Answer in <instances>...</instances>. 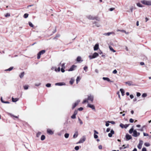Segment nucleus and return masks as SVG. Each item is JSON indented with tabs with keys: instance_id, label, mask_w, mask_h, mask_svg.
<instances>
[{
	"instance_id": "f257e3e1",
	"label": "nucleus",
	"mask_w": 151,
	"mask_h": 151,
	"mask_svg": "<svg viewBox=\"0 0 151 151\" xmlns=\"http://www.w3.org/2000/svg\"><path fill=\"white\" fill-rule=\"evenodd\" d=\"M141 2L144 4L151 6V1L142 0L141 1Z\"/></svg>"
},
{
	"instance_id": "f03ea898",
	"label": "nucleus",
	"mask_w": 151,
	"mask_h": 151,
	"mask_svg": "<svg viewBox=\"0 0 151 151\" xmlns=\"http://www.w3.org/2000/svg\"><path fill=\"white\" fill-rule=\"evenodd\" d=\"M99 56V54L97 52H95L93 54V55H89L88 57L90 59H91L94 58Z\"/></svg>"
},
{
	"instance_id": "7ed1b4c3",
	"label": "nucleus",
	"mask_w": 151,
	"mask_h": 151,
	"mask_svg": "<svg viewBox=\"0 0 151 151\" xmlns=\"http://www.w3.org/2000/svg\"><path fill=\"white\" fill-rule=\"evenodd\" d=\"M45 52V50H42L40 51L38 54L37 56V59H39L40 58V56L41 55L44 54Z\"/></svg>"
},
{
	"instance_id": "20e7f679",
	"label": "nucleus",
	"mask_w": 151,
	"mask_h": 151,
	"mask_svg": "<svg viewBox=\"0 0 151 151\" xmlns=\"http://www.w3.org/2000/svg\"><path fill=\"white\" fill-rule=\"evenodd\" d=\"M87 17L88 19H89L94 20V19H96L98 21H99V20H98V19H97V17L93 16L91 15H88L87 16Z\"/></svg>"
},
{
	"instance_id": "39448f33",
	"label": "nucleus",
	"mask_w": 151,
	"mask_h": 151,
	"mask_svg": "<svg viewBox=\"0 0 151 151\" xmlns=\"http://www.w3.org/2000/svg\"><path fill=\"white\" fill-rule=\"evenodd\" d=\"M94 97L93 95L90 94L88 96V100L90 101L91 102H93V100Z\"/></svg>"
},
{
	"instance_id": "423d86ee",
	"label": "nucleus",
	"mask_w": 151,
	"mask_h": 151,
	"mask_svg": "<svg viewBox=\"0 0 151 151\" xmlns=\"http://www.w3.org/2000/svg\"><path fill=\"white\" fill-rule=\"evenodd\" d=\"M140 135V133L139 132H137V131L135 130H134V131L133 132V134L132 136L133 137H136Z\"/></svg>"
},
{
	"instance_id": "0eeeda50",
	"label": "nucleus",
	"mask_w": 151,
	"mask_h": 151,
	"mask_svg": "<svg viewBox=\"0 0 151 151\" xmlns=\"http://www.w3.org/2000/svg\"><path fill=\"white\" fill-rule=\"evenodd\" d=\"M129 125V124H125L124 125L121 123L119 125V126L122 128H127L128 127Z\"/></svg>"
},
{
	"instance_id": "6e6552de",
	"label": "nucleus",
	"mask_w": 151,
	"mask_h": 151,
	"mask_svg": "<svg viewBox=\"0 0 151 151\" xmlns=\"http://www.w3.org/2000/svg\"><path fill=\"white\" fill-rule=\"evenodd\" d=\"M80 102V100H77L73 105L72 107V109H73Z\"/></svg>"
},
{
	"instance_id": "1a4fd4ad",
	"label": "nucleus",
	"mask_w": 151,
	"mask_h": 151,
	"mask_svg": "<svg viewBox=\"0 0 151 151\" xmlns=\"http://www.w3.org/2000/svg\"><path fill=\"white\" fill-rule=\"evenodd\" d=\"M76 66L75 65H72L70 68L68 70L69 71H72L75 69L76 67Z\"/></svg>"
},
{
	"instance_id": "9d476101",
	"label": "nucleus",
	"mask_w": 151,
	"mask_h": 151,
	"mask_svg": "<svg viewBox=\"0 0 151 151\" xmlns=\"http://www.w3.org/2000/svg\"><path fill=\"white\" fill-rule=\"evenodd\" d=\"M126 140L128 141L132 138V137L129 134H127L126 135Z\"/></svg>"
},
{
	"instance_id": "9b49d317",
	"label": "nucleus",
	"mask_w": 151,
	"mask_h": 151,
	"mask_svg": "<svg viewBox=\"0 0 151 151\" xmlns=\"http://www.w3.org/2000/svg\"><path fill=\"white\" fill-rule=\"evenodd\" d=\"M47 132L49 134L52 135L54 134V132L49 129H47Z\"/></svg>"
},
{
	"instance_id": "f8f14e48",
	"label": "nucleus",
	"mask_w": 151,
	"mask_h": 151,
	"mask_svg": "<svg viewBox=\"0 0 151 151\" xmlns=\"http://www.w3.org/2000/svg\"><path fill=\"white\" fill-rule=\"evenodd\" d=\"M114 132L113 129H111L110 131V132L108 134V136L109 137H112V134H114Z\"/></svg>"
},
{
	"instance_id": "ddd939ff",
	"label": "nucleus",
	"mask_w": 151,
	"mask_h": 151,
	"mask_svg": "<svg viewBox=\"0 0 151 151\" xmlns=\"http://www.w3.org/2000/svg\"><path fill=\"white\" fill-rule=\"evenodd\" d=\"M94 137L95 139H97L98 137V136L96 134H98V132L96 130H94Z\"/></svg>"
},
{
	"instance_id": "4468645a",
	"label": "nucleus",
	"mask_w": 151,
	"mask_h": 151,
	"mask_svg": "<svg viewBox=\"0 0 151 151\" xmlns=\"http://www.w3.org/2000/svg\"><path fill=\"white\" fill-rule=\"evenodd\" d=\"M88 106L89 107L91 108L92 110H95V107L93 104H88Z\"/></svg>"
},
{
	"instance_id": "2eb2a0df",
	"label": "nucleus",
	"mask_w": 151,
	"mask_h": 151,
	"mask_svg": "<svg viewBox=\"0 0 151 151\" xmlns=\"http://www.w3.org/2000/svg\"><path fill=\"white\" fill-rule=\"evenodd\" d=\"M126 83L127 84H128L129 86H134L135 85L133 84L132 83V82L131 81H128L127 82H126Z\"/></svg>"
},
{
	"instance_id": "dca6fc26",
	"label": "nucleus",
	"mask_w": 151,
	"mask_h": 151,
	"mask_svg": "<svg viewBox=\"0 0 151 151\" xmlns=\"http://www.w3.org/2000/svg\"><path fill=\"white\" fill-rule=\"evenodd\" d=\"M103 79L104 80L107 81L108 82H113V81H111L109 78L107 77H103Z\"/></svg>"
},
{
	"instance_id": "f3484780",
	"label": "nucleus",
	"mask_w": 151,
	"mask_h": 151,
	"mask_svg": "<svg viewBox=\"0 0 151 151\" xmlns=\"http://www.w3.org/2000/svg\"><path fill=\"white\" fill-rule=\"evenodd\" d=\"M55 86H61L65 85V83H55Z\"/></svg>"
},
{
	"instance_id": "a211bd4d",
	"label": "nucleus",
	"mask_w": 151,
	"mask_h": 151,
	"mask_svg": "<svg viewBox=\"0 0 151 151\" xmlns=\"http://www.w3.org/2000/svg\"><path fill=\"white\" fill-rule=\"evenodd\" d=\"M99 48V45L96 44L95 45L94 47V50H97Z\"/></svg>"
},
{
	"instance_id": "6ab92c4d",
	"label": "nucleus",
	"mask_w": 151,
	"mask_h": 151,
	"mask_svg": "<svg viewBox=\"0 0 151 151\" xmlns=\"http://www.w3.org/2000/svg\"><path fill=\"white\" fill-rule=\"evenodd\" d=\"M19 100L18 98H14L13 97L12 98V100L13 102H16Z\"/></svg>"
},
{
	"instance_id": "aec40b11",
	"label": "nucleus",
	"mask_w": 151,
	"mask_h": 151,
	"mask_svg": "<svg viewBox=\"0 0 151 151\" xmlns=\"http://www.w3.org/2000/svg\"><path fill=\"white\" fill-rule=\"evenodd\" d=\"M113 33V32H109L108 33H105L103 34V35L105 36H109L110 35L112 34Z\"/></svg>"
},
{
	"instance_id": "412c9836",
	"label": "nucleus",
	"mask_w": 151,
	"mask_h": 151,
	"mask_svg": "<svg viewBox=\"0 0 151 151\" xmlns=\"http://www.w3.org/2000/svg\"><path fill=\"white\" fill-rule=\"evenodd\" d=\"M93 24H95V25L97 27H99L100 26V25L98 23L96 22H94Z\"/></svg>"
},
{
	"instance_id": "4be33fe9",
	"label": "nucleus",
	"mask_w": 151,
	"mask_h": 151,
	"mask_svg": "<svg viewBox=\"0 0 151 151\" xmlns=\"http://www.w3.org/2000/svg\"><path fill=\"white\" fill-rule=\"evenodd\" d=\"M134 131L133 127H132V128L130 129L129 131V132L130 134H132Z\"/></svg>"
},
{
	"instance_id": "5701e85b",
	"label": "nucleus",
	"mask_w": 151,
	"mask_h": 151,
	"mask_svg": "<svg viewBox=\"0 0 151 151\" xmlns=\"http://www.w3.org/2000/svg\"><path fill=\"white\" fill-rule=\"evenodd\" d=\"M78 132H76L73 135V137L74 138H76L78 136Z\"/></svg>"
},
{
	"instance_id": "b1692460",
	"label": "nucleus",
	"mask_w": 151,
	"mask_h": 151,
	"mask_svg": "<svg viewBox=\"0 0 151 151\" xmlns=\"http://www.w3.org/2000/svg\"><path fill=\"white\" fill-rule=\"evenodd\" d=\"M24 72H22V73H21V74L19 75L20 77L21 78H22L23 77L24 75Z\"/></svg>"
},
{
	"instance_id": "393cba45",
	"label": "nucleus",
	"mask_w": 151,
	"mask_h": 151,
	"mask_svg": "<svg viewBox=\"0 0 151 151\" xmlns=\"http://www.w3.org/2000/svg\"><path fill=\"white\" fill-rule=\"evenodd\" d=\"M120 91H121L122 96H124V90L122 88H121L120 89Z\"/></svg>"
},
{
	"instance_id": "a878e982",
	"label": "nucleus",
	"mask_w": 151,
	"mask_h": 151,
	"mask_svg": "<svg viewBox=\"0 0 151 151\" xmlns=\"http://www.w3.org/2000/svg\"><path fill=\"white\" fill-rule=\"evenodd\" d=\"M109 48L110 50L111 51L113 52H116V51L114 50L111 46H109Z\"/></svg>"
},
{
	"instance_id": "bb28decb",
	"label": "nucleus",
	"mask_w": 151,
	"mask_h": 151,
	"mask_svg": "<svg viewBox=\"0 0 151 151\" xmlns=\"http://www.w3.org/2000/svg\"><path fill=\"white\" fill-rule=\"evenodd\" d=\"M81 57L78 56V57L76 59V60L78 62H79L81 60Z\"/></svg>"
},
{
	"instance_id": "cd10ccee",
	"label": "nucleus",
	"mask_w": 151,
	"mask_h": 151,
	"mask_svg": "<svg viewBox=\"0 0 151 151\" xmlns=\"http://www.w3.org/2000/svg\"><path fill=\"white\" fill-rule=\"evenodd\" d=\"M45 136L44 135H42L41 136V140H43L45 139Z\"/></svg>"
},
{
	"instance_id": "c85d7f7f",
	"label": "nucleus",
	"mask_w": 151,
	"mask_h": 151,
	"mask_svg": "<svg viewBox=\"0 0 151 151\" xmlns=\"http://www.w3.org/2000/svg\"><path fill=\"white\" fill-rule=\"evenodd\" d=\"M80 77L78 76L77 77L76 79V83L77 84L78 82L80 81Z\"/></svg>"
},
{
	"instance_id": "c756f323",
	"label": "nucleus",
	"mask_w": 151,
	"mask_h": 151,
	"mask_svg": "<svg viewBox=\"0 0 151 151\" xmlns=\"http://www.w3.org/2000/svg\"><path fill=\"white\" fill-rule=\"evenodd\" d=\"M13 68V67H10L9 68L6 70L5 71H11V70H12Z\"/></svg>"
},
{
	"instance_id": "7c9ffc66",
	"label": "nucleus",
	"mask_w": 151,
	"mask_h": 151,
	"mask_svg": "<svg viewBox=\"0 0 151 151\" xmlns=\"http://www.w3.org/2000/svg\"><path fill=\"white\" fill-rule=\"evenodd\" d=\"M78 120L79 121L80 124L81 125L82 124H83V122L82 121V120L79 117H78Z\"/></svg>"
},
{
	"instance_id": "2f4dec72",
	"label": "nucleus",
	"mask_w": 151,
	"mask_h": 151,
	"mask_svg": "<svg viewBox=\"0 0 151 151\" xmlns=\"http://www.w3.org/2000/svg\"><path fill=\"white\" fill-rule=\"evenodd\" d=\"M28 15H29L27 13H26L24 14L23 17H24V18H26L28 17Z\"/></svg>"
},
{
	"instance_id": "473e14b6",
	"label": "nucleus",
	"mask_w": 151,
	"mask_h": 151,
	"mask_svg": "<svg viewBox=\"0 0 151 151\" xmlns=\"http://www.w3.org/2000/svg\"><path fill=\"white\" fill-rule=\"evenodd\" d=\"M64 136L66 138H67L69 137V134L68 133H65V134Z\"/></svg>"
},
{
	"instance_id": "72a5a7b5",
	"label": "nucleus",
	"mask_w": 151,
	"mask_h": 151,
	"mask_svg": "<svg viewBox=\"0 0 151 151\" xmlns=\"http://www.w3.org/2000/svg\"><path fill=\"white\" fill-rule=\"evenodd\" d=\"M144 145L146 147H149L150 145V143L147 142L145 143H144Z\"/></svg>"
},
{
	"instance_id": "f704fd0d",
	"label": "nucleus",
	"mask_w": 151,
	"mask_h": 151,
	"mask_svg": "<svg viewBox=\"0 0 151 151\" xmlns=\"http://www.w3.org/2000/svg\"><path fill=\"white\" fill-rule=\"evenodd\" d=\"M74 81V80L71 78L70 81V84H71V85H72Z\"/></svg>"
},
{
	"instance_id": "c9c22d12",
	"label": "nucleus",
	"mask_w": 151,
	"mask_h": 151,
	"mask_svg": "<svg viewBox=\"0 0 151 151\" xmlns=\"http://www.w3.org/2000/svg\"><path fill=\"white\" fill-rule=\"evenodd\" d=\"M28 85H26L24 86V88L25 90H27L28 89Z\"/></svg>"
},
{
	"instance_id": "e433bc0d",
	"label": "nucleus",
	"mask_w": 151,
	"mask_h": 151,
	"mask_svg": "<svg viewBox=\"0 0 151 151\" xmlns=\"http://www.w3.org/2000/svg\"><path fill=\"white\" fill-rule=\"evenodd\" d=\"M29 26L31 27H34V25L31 22H29Z\"/></svg>"
},
{
	"instance_id": "4c0bfd02",
	"label": "nucleus",
	"mask_w": 151,
	"mask_h": 151,
	"mask_svg": "<svg viewBox=\"0 0 151 151\" xmlns=\"http://www.w3.org/2000/svg\"><path fill=\"white\" fill-rule=\"evenodd\" d=\"M137 6L139 7H142V5L139 3H137Z\"/></svg>"
},
{
	"instance_id": "58836bf2",
	"label": "nucleus",
	"mask_w": 151,
	"mask_h": 151,
	"mask_svg": "<svg viewBox=\"0 0 151 151\" xmlns=\"http://www.w3.org/2000/svg\"><path fill=\"white\" fill-rule=\"evenodd\" d=\"M143 143V141L142 140H140L139 141V143L138 144L140 145H142Z\"/></svg>"
},
{
	"instance_id": "ea45409f",
	"label": "nucleus",
	"mask_w": 151,
	"mask_h": 151,
	"mask_svg": "<svg viewBox=\"0 0 151 151\" xmlns=\"http://www.w3.org/2000/svg\"><path fill=\"white\" fill-rule=\"evenodd\" d=\"M107 122L108 123H110L113 124H115V122L113 121H108Z\"/></svg>"
},
{
	"instance_id": "a19ab883",
	"label": "nucleus",
	"mask_w": 151,
	"mask_h": 151,
	"mask_svg": "<svg viewBox=\"0 0 151 151\" xmlns=\"http://www.w3.org/2000/svg\"><path fill=\"white\" fill-rule=\"evenodd\" d=\"M147 95L146 93H144L142 95V96L143 97H145L147 96Z\"/></svg>"
},
{
	"instance_id": "79ce46f5",
	"label": "nucleus",
	"mask_w": 151,
	"mask_h": 151,
	"mask_svg": "<svg viewBox=\"0 0 151 151\" xmlns=\"http://www.w3.org/2000/svg\"><path fill=\"white\" fill-rule=\"evenodd\" d=\"M86 102L88 103V100H87L86 99H84L82 103L84 104Z\"/></svg>"
},
{
	"instance_id": "37998d69",
	"label": "nucleus",
	"mask_w": 151,
	"mask_h": 151,
	"mask_svg": "<svg viewBox=\"0 0 151 151\" xmlns=\"http://www.w3.org/2000/svg\"><path fill=\"white\" fill-rule=\"evenodd\" d=\"M71 118L73 119H75L76 118V115L74 114H73L71 116Z\"/></svg>"
},
{
	"instance_id": "c03bdc74",
	"label": "nucleus",
	"mask_w": 151,
	"mask_h": 151,
	"mask_svg": "<svg viewBox=\"0 0 151 151\" xmlns=\"http://www.w3.org/2000/svg\"><path fill=\"white\" fill-rule=\"evenodd\" d=\"M41 134V132H38L36 136L37 137H39L40 135Z\"/></svg>"
},
{
	"instance_id": "a18cd8bd",
	"label": "nucleus",
	"mask_w": 151,
	"mask_h": 151,
	"mask_svg": "<svg viewBox=\"0 0 151 151\" xmlns=\"http://www.w3.org/2000/svg\"><path fill=\"white\" fill-rule=\"evenodd\" d=\"M46 86L47 87H50L51 86V84L49 83H47L46 84Z\"/></svg>"
},
{
	"instance_id": "49530a36",
	"label": "nucleus",
	"mask_w": 151,
	"mask_h": 151,
	"mask_svg": "<svg viewBox=\"0 0 151 151\" xmlns=\"http://www.w3.org/2000/svg\"><path fill=\"white\" fill-rule=\"evenodd\" d=\"M79 148V147L78 146H76L75 147V149L76 150H78Z\"/></svg>"
},
{
	"instance_id": "de8ad7c7",
	"label": "nucleus",
	"mask_w": 151,
	"mask_h": 151,
	"mask_svg": "<svg viewBox=\"0 0 151 151\" xmlns=\"http://www.w3.org/2000/svg\"><path fill=\"white\" fill-rule=\"evenodd\" d=\"M142 147V145H137V147L139 149H140Z\"/></svg>"
},
{
	"instance_id": "09e8293b",
	"label": "nucleus",
	"mask_w": 151,
	"mask_h": 151,
	"mask_svg": "<svg viewBox=\"0 0 151 151\" xmlns=\"http://www.w3.org/2000/svg\"><path fill=\"white\" fill-rule=\"evenodd\" d=\"M140 95L141 93H140L138 92H137V97H139L140 96Z\"/></svg>"
},
{
	"instance_id": "8fccbe9b",
	"label": "nucleus",
	"mask_w": 151,
	"mask_h": 151,
	"mask_svg": "<svg viewBox=\"0 0 151 151\" xmlns=\"http://www.w3.org/2000/svg\"><path fill=\"white\" fill-rule=\"evenodd\" d=\"M10 16V14L9 13H7L5 15V16L6 17H9Z\"/></svg>"
},
{
	"instance_id": "3c124183",
	"label": "nucleus",
	"mask_w": 151,
	"mask_h": 151,
	"mask_svg": "<svg viewBox=\"0 0 151 151\" xmlns=\"http://www.w3.org/2000/svg\"><path fill=\"white\" fill-rule=\"evenodd\" d=\"M117 73V71L115 69L113 70L112 72V73L114 74H116Z\"/></svg>"
},
{
	"instance_id": "603ef678",
	"label": "nucleus",
	"mask_w": 151,
	"mask_h": 151,
	"mask_svg": "<svg viewBox=\"0 0 151 151\" xmlns=\"http://www.w3.org/2000/svg\"><path fill=\"white\" fill-rule=\"evenodd\" d=\"M129 122L131 123H133L134 122V120L132 118L129 119Z\"/></svg>"
},
{
	"instance_id": "864d4df0",
	"label": "nucleus",
	"mask_w": 151,
	"mask_h": 151,
	"mask_svg": "<svg viewBox=\"0 0 151 151\" xmlns=\"http://www.w3.org/2000/svg\"><path fill=\"white\" fill-rule=\"evenodd\" d=\"M77 113H78L77 111L76 110H75L74 111L73 114L75 115H76L77 114Z\"/></svg>"
},
{
	"instance_id": "5fc2aeb1",
	"label": "nucleus",
	"mask_w": 151,
	"mask_h": 151,
	"mask_svg": "<svg viewBox=\"0 0 151 151\" xmlns=\"http://www.w3.org/2000/svg\"><path fill=\"white\" fill-rule=\"evenodd\" d=\"M143 135L144 136H147L149 135L148 134L144 132L143 133Z\"/></svg>"
},
{
	"instance_id": "6e6d98bb",
	"label": "nucleus",
	"mask_w": 151,
	"mask_h": 151,
	"mask_svg": "<svg viewBox=\"0 0 151 151\" xmlns=\"http://www.w3.org/2000/svg\"><path fill=\"white\" fill-rule=\"evenodd\" d=\"M98 147L99 149H102V146L101 145H100Z\"/></svg>"
},
{
	"instance_id": "4d7b16f0",
	"label": "nucleus",
	"mask_w": 151,
	"mask_h": 151,
	"mask_svg": "<svg viewBox=\"0 0 151 151\" xmlns=\"http://www.w3.org/2000/svg\"><path fill=\"white\" fill-rule=\"evenodd\" d=\"M88 68V67L86 66H85L84 68L83 69L84 70L86 71V69H87Z\"/></svg>"
},
{
	"instance_id": "13d9d810",
	"label": "nucleus",
	"mask_w": 151,
	"mask_h": 151,
	"mask_svg": "<svg viewBox=\"0 0 151 151\" xmlns=\"http://www.w3.org/2000/svg\"><path fill=\"white\" fill-rule=\"evenodd\" d=\"M130 97L131 99H132L134 98V96L132 94L130 95Z\"/></svg>"
},
{
	"instance_id": "bf43d9fd",
	"label": "nucleus",
	"mask_w": 151,
	"mask_h": 151,
	"mask_svg": "<svg viewBox=\"0 0 151 151\" xmlns=\"http://www.w3.org/2000/svg\"><path fill=\"white\" fill-rule=\"evenodd\" d=\"M83 109V108L82 107H80L78 109V110L80 111H81Z\"/></svg>"
},
{
	"instance_id": "052dcab7",
	"label": "nucleus",
	"mask_w": 151,
	"mask_h": 151,
	"mask_svg": "<svg viewBox=\"0 0 151 151\" xmlns=\"http://www.w3.org/2000/svg\"><path fill=\"white\" fill-rule=\"evenodd\" d=\"M142 151H146V149L145 147H143L142 149Z\"/></svg>"
},
{
	"instance_id": "680f3d73",
	"label": "nucleus",
	"mask_w": 151,
	"mask_h": 151,
	"mask_svg": "<svg viewBox=\"0 0 151 151\" xmlns=\"http://www.w3.org/2000/svg\"><path fill=\"white\" fill-rule=\"evenodd\" d=\"M40 84H41V83H38V84L36 83V84H35V86H39L40 85Z\"/></svg>"
},
{
	"instance_id": "e2e57ef3",
	"label": "nucleus",
	"mask_w": 151,
	"mask_h": 151,
	"mask_svg": "<svg viewBox=\"0 0 151 151\" xmlns=\"http://www.w3.org/2000/svg\"><path fill=\"white\" fill-rule=\"evenodd\" d=\"M60 35L59 34H57L56 35L55 37L56 38L59 37H60Z\"/></svg>"
},
{
	"instance_id": "0e129e2a",
	"label": "nucleus",
	"mask_w": 151,
	"mask_h": 151,
	"mask_svg": "<svg viewBox=\"0 0 151 151\" xmlns=\"http://www.w3.org/2000/svg\"><path fill=\"white\" fill-rule=\"evenodd\" d=\"M114 9V8H110V9H109V10L110 11H112Z\"/></svg>"
},
{
	"instance_id": "69168bd1",
	"label": "nucleus",
	"mask_w": 151,
	"mask_h": 151,
	"mask_svg": "<svg viewBox=\"0 0 151 151\" xmlns=\"http://www.w3.org/2000/svg\"><path fill=\"white\" fill-rule=\"evenodd\" d=\"M110 129L109 128H108L106 129V131L107 132H109L110 131Z\"/></svg>"
},
{
	"instance_id": "338daca9",
	"label": "nucleus",
	"mask_w": 151,
	"mask_h": 151,
	"mask_svg": "<svg viewBox=\"0 0 151 151\" xmlns=\"http://www.w3.org/2000/svg\"><path fill=\"white\" fill-rule=\"evenodd\" d=\"M61 71L63 73L65 72V70L63 68H61Z\"/></svg>"
},
{
	"instance_id": "774afa93",
	"label": "nucleus",
	"mask_w": 151,
	"mask_h": 151,
	"mask_svg": "<svg viewBox=\"0 0 151 151\" xmlns=\"http://www.w3.org/2000/svg\"><path fill=\"white\" fill-rule=\"evenodd\" d=\"M133 9V8L132 7L130 8V11L131 12H132Z\"/></svg>"
}]
</instances>
